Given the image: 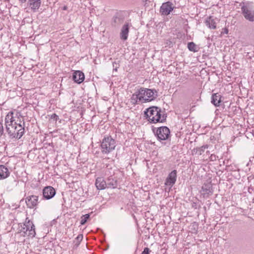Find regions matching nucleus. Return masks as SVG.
I'll use <instances>...</instances> for the list:
<instances>
[{"label":"nucleus","instance_id":"f257e3e1","mask_svg":"<svg viewBox=\"0 0 254 254\" xmlns=\"http://www.w3.org/2000/svg\"><path fill=\"white\" fill-rule=\"evenodd\" d=\"M6 130L11 139H19L25 133V122L17 111L9 112L5 117Z\"/></svg>","mask_w":254,"mask_h":254},{"label":"nucleus","instance_id":"f03ea898","mask_svg":"<svg viewBox=\"0 0 254 254\" xmlns=\"http://www.w3.org/2000/svg\"><path fill=\"white\" fill-rule=\"evenodd\" d=\"M157 96L156 90L140 87L132 94L130 103L133 105L146 103L154 100Z\"/></svg>","mask_w":254,"mask_h":254},{"label":"nucleus","instance_id":"7ed1b4c3","mask_svg":"<svg viewBox=\"0 0 254 254\" xmlns=\"http://www.w3.org/2000/svg\"><path fill=\"white\" fill-rule=\"evenodd\" d=\"M144 114L147 121L152 124L163 123L166 120L167 115L161 109L156 106H152L144 111Z\"/></svg>","mask_w":254,"mask_h":254},{"label":"nucleus","instance_id":"20e7f679","mask_svg":"<svg viewBox=\"0 0 254 254\" xmlns=\"http://www.w3.org/2000/svg\"><path fill=\"white\" fill-rule=\"evenodd\" d=\"M116 145V140L111 136H105L101 142V151L102 154L108 155L115 149Z\"/></svg>","mask_w":254,"mask_h":254},{"label":"nucleus","instance_id":"39448f33","mask_svg":"<svg viewBox=\"0 0 254 254\" xmlns=\"http://www.w3.org/2000/svg\"><path fill=\"white\" fill-rule=\"evenodd\" d=\"M241 12L244 18L250 22L254 21V9H253L249 4L242 3Z\"/></svg>","mask_w":254,"mask_h":254},{"label":"nucleus","instance_id":"423d86ee","mask_svg":"<svg viewBox=\"0 0 254 254\" xmlns=\"http://www.w3.org/2000/svg\"><path fill=\"white\" fill-rule=\"evenodd\" d=\"M153 132L157 137V139L160 141L166 140L170 137V129L165 126L158 127L156 131L153 129Z\"/></svg>","mask_w":254,"mask_h":254},{"label":"nucleus","instance_id":"0eeeda50","mask_svg":"<svg viewBox=\"0 0 254 254\" xmlns=\"http://www.w3.org/2000/svg\"><path fill=\"white\" fill-rule=\"evenodd\" d=\"M109 165L107 166V170H106L105 173L107 175H110L106 181L107 188L111 189H115L117 188L118 185V182L117 179L113 178L112 175V173L109 171L108 167Z\"/></svg>","mask_w":254,"mask_h":254},{"label":"nucleus","instance_id":"6e6552de","mask_svg":"<svg viewBox=\"0 0 254 254\" xmlns=\"http://www.w3.org/2000/svg\"><path fill=\"white\" fill-rule=\"evenodd\" d=\"M177 177V171L174 170L170 172L165 180V185L172 188L175 184Z\"/></svg>","mask_w":254,"mask_h":254},{"label":"nucleus","instance_id":"1a4fd4ad","mask_svg":"<svg viewBox=\"0 0 254 254\" xmlns=\"http://www.w3.org/2000/svg\"><path fill=\"white\" fill-rule=\"evenodd\" d=\"M200 192L203 197H208L212 195L213 192L212 184L210 183H204L201 187Z\"/></svg>","mask_w":254,"mask_h":254},{"label":"nucleus","instance_id":"9d476101","mask_svg":"<svg viewBox=\"0 0 254 254\" xmlns=\"http://www.w3.org/2000/svg\"><path fill=\"white\" fill-rule=\"evenodd\" d=\"M25 202L28 208H34L39 203L38 196L35 195L28 196L25 198Z\"/></svg>","mask_w":254,"mask_h":254},{"label":"nucleus","instance_id":"9b49d317","mask_svg":"<svg viewBox=\"0 0 254 254\" xmlns=\"http://www.w3.org/2000/svg\"><path fill=\"white\" fill-rule=\"evenodd\" d=\"M173 9V3L170 1H167L162 4L160 12L162 15H168Z\"/></svg>","mask_w":254,"mask_h":254},{"label":"nucleus","instance_id":"f8f14e48","mask_svg":"<svg viewBox=\"0 0 254 254\" xmlns=\"http://www.w3.org/2000/svg\"><path fill=\"white\" fill-rule=\"evenodd\" d=\"M56 194V190L51 186L45 187L43 190V196L45 199L48 200L53 198Z\"/></svg>","mask_w":254,"mask_h":254},{"label":"nucleus","instance_id":"ddd939ff","mask_svg":"<svg viewBox=\"0 0 254 254\" xmlns=\"http://www.w3.org/2000/svg\"><path fill=\"white\" fill-rule=\"evenodd\" d=\"M41 4V0H28L27 6L31 11L35 12L38 11Z\"/></svg>","mask_w":254,"mask_h":254},{"label":"nucleus","instance_id":"4468645a","mask_svg":"<svg viewBox=\"0 0 254 254\" xmlns=\"http://www.w3.org/2000/svg\"><path fill=\"white\" fill-rule=\"evenodd\" d=\"M124 22V16L120 13H117L113 16L111 24L114 27H119Z\"/></svg>","mask_w":254,"mask_h":254},{"label":"nucleus","instance_id":"2eb2a0df","mask_svg":"<svg viewBox=\"0 0 254 254\" xmlns=\"http://www.w3.org/2000/svg\"><path fill=\"white\" fill-rule=\"evenodd\" d=\"M25 223L26 231H27L28 233V237L30 238L34 237L36 235V232L35 230V226L33 222L30 220H28L27 221H26Z\"/></svg>","mask_w":254,"mask_h":254},{"label":"nucleus","instance_id":"dca6fc26","mask_svg":"<svg viewBox=\"0 0 254 254\" xmlns=\"http://www.w3.org/2000/svg\"><path fill=\"white\" fill-rule=\"evenodd\" d=\"M84 78L85 77L84 73L80 70H76L74 71L72 75L73 80L75 82L78 84L82 82L84 79Z\"/></svg>","mask_w":254,"mask_h":254},{"label":"nucleus","instance_id":"f3484780","mask_svg":"<svg viewBox=\"0 0 254 254\" xmlns=\"http://www.w3.org/2000/svg\"><path fill=\"white\" fill-rule=\"evenodd\" d=\"M10 172L7 167L3 165H0V180H4L8 178Z\"/></svg>","mask_w":254,"mask_h":254},{"label":"nucleus","instance_id":"a211bd4d","mask_svg":"<svg viewBox=\"0 0 254 254\" xmlns=\"http://www.w3.org/2000/svg\"><path fill=\"white\" fill-rule=\"evenodd\" d=\"M129 32V25L128 23L125 24L122 29L120 33V38L122 40H126L127 39Z\"/></svg>","mask_w":254,"mask_h":254},{"label":"nucleus","instance_id":"6ab92c4d","mask_svg":"<svg viewBox=\"0 0 254 254\" xmlns=\"http://www.w3.org/2000/svg\"><path fill=\"white\" fill-rule=\"evenodd\" d=\"M95 186L99 190H104L107 187L106 181L103 177H98L96 180Z\"/></svg>","mask_w":254,"mask_h":254},{"label":"nucleus","instance_id":"aec40b11","mask_svg":"<svg viewBox=\"0 0 254 254\" xmlns=\"http://www.w3.org/2000/svg\"><path fill=\"white\" fill-rule=\"evenodd\" d=\"M221 95L219 93H214L211 96V103L216 107L220 106L221 102Z\"/></svg>","mask_w":254,"mask_h":254},{"label":"nucleus","instance_id":"412c9836","mask_svg":"<svg viewBox=\"0 0 254 254\" xmlns=\"http://www.w3.org/2000/svg\"><path fill=\"white\" fill-rule=\"evenodd\" d=\"M206 25L210 29H215L216 28V23L212 16H209L205 21Z\"/></svg>","mask_w":254,"mask_h":254},{"label":"nucleus","instance_id":"4be33fe9","mask_svg":"<svg viewBox=\"0 0 254 254\" xmlns=\"http://www.w3.org/2000/svg\"><path fill=\"white\" fill-rule=\"evenodd\" d=\"M188 48L191 52H197V48H196V46L192 42H189L188 44Z\"/></svg>","mask_w":254,"mask_h":254},{"label":"nucleus","instance_id":"5701e85b","mask_svg":"<svg viewBox=\"0 0 254 254\" xmlns=\"http://www.w3.org/2000/svg\"><path fill=\"white\" fill-rule=\"evenodd\" d=\"M83 235L81 234L78 235L75 239L74 240V244L76 247H77L80 244L81 241L82 240Z\"/></svg>","mask_w":254,"mask_h":254},{"label":"nucleus","instance_id":"b1692460","mask_svg":"<svg viewBox=\"0 0 254 254\" xmlns=\"http://www.w3.org/2000/svg\"><path fill=\"white\" fill-rule=\"evenodd\" d=\"M26 223L23 224V225H21V229H19V232L20 233H22V235L23 237L28 236V233L27 231H26V228H25Z\"/></svg>","mask_w":254,"mask_h":254},{"label":"nucleus","instance_id":"393cba45","mask_svg":"<svg viewBox=\"0 0 254 254\" xmlns=\"http://www.w3.org/2000/svg\"><path fill=\"white\" fill-rule=\"evenodd\" d=\"M209 145L207 144L204 145L200 147L197 148V152L199 155H201L205 151L206 149H207Z\"/></svg>","mask_w":254,"mask_h":254},{"label":"nucleus","instance_id":"a878e982","mask_svg":"<svg viewBox=\"0 0 254 254\" xmlns=\"http://www.w3.org/2000/svg\"><path fill=\"white\" fill-rule=\"evenodd\" d=\"M90 215L89 214H86L84 215H83L81 217V220L80 221V224L81 225H84L85 224L86 222L87 221V220L89 218Z\"/></svg>","mask_w":254,"mask_h":254},{"label":"nucleus","instance_id":"bb28decb","mask_svg":"<svg viewBox=\"0 0 254 254\" xmlns=\"http://www.w3.org/2000/svg\"><path fill=\"white\" fill-rule=\"evenodd\" d=\"M3 131H4V129H3V124H2V121L0 120V136H1V135L3 134Z\"/></svg>","mask_w":254,"mask_h":254},{"label":"nucleus","instance_id":"cd10ccee","mask_svg":"<svg viewBox=\"0 0 254 254\" xmlns=\"http://www.w3.org/2000/svg\"><path fill=\"white\" fill-rule=\"evenodd\" d=\"M151 251L148 248H145L143 251L142 252L141 254H150Z\"/></svg>","mask_w":254,"mask_h":254},{"label":"nucleus","instance_id":"c85d7f7f","mask_svg":"<svg viewBox=\"0 0 254 254\" xmlns=\"http://www.w3.org/2000/svg\"><path fill=\"white\" fill-rule=\"evenodd\" d=\"M119 64L116 62L113 63V70L116 71H117L118 68L119 67Z\"/></svg>","mask_w":254,"mask_h":254},{"label":"nucleus","instance_id":"c756f323","mask_svg":"<svg viewBox=\"0 0 254 254\" xmlns=\"http://www.w3.org/2000/svg\"><path fill=\"white\" fill-rule=\"evenodd\" d=\"M50 118L53 119L54 121H57L58 119V116L54 113L51 115Z\"/></svg>","mask_w":254,"mask_h":254},{"label":"nucleus","instance_id":"7c9ffc66","mask_svg":"<svg viewBox=\"0 0 254 254\" xmlns=\"http://www.w3.org/2000/svg\"><path fill=\"white\" fill-rule=\"evenodd\" d=\"M210 158L211 160H216V156L215 155H211Z\"/></svg>","mask_w":254,"mask_h":254},{"label":"nucleus","instance_id":"2f4dec72","mask_svg":"<svg viewBox=\"0 0 254 254\" xmlns=\"http://www.w3.org/2000/svg\"><path fill=\"white\" fill-rule=\"evenodd\" d=\"M27 0H19V1L20 2H21V3H24Z\"/></svg>","mask_w":254,"mask_h":254},{"label":"nucleus","instance_id":"473e14b6","mask_svg":"<svg viewBox=\"0 0 254 254\" xmlns=\"http://www.w3.org/2000/svg\"><path fill=\"white\" fill-rule=\"evenodd\" d=\"M224 30H225V31H224L225 33H226V34L228 33V29L225 28Z\"/></svg>","mask_w":254,"mask_h":254},{"label":"nucleus","instance_id":"72a5a7b5","mask_svg":"<svg viewBox=\"0 0 254 254\" xmlns=\"http://www.w3.org/2000/svg\"><path fill=\"white\" fill-rule=\"evenodd\" d=\"M66 9V7H65V6H64V9L65 10Z\"/></svg>","mask_w":254,"mask_h":254}]
</instances>
